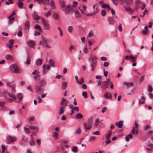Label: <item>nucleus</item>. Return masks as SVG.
Masks as SVG:
<instances>
[{"instance_id":"obj_1","label":"nucleus","mask_w":153,"mask_h":153,"mask_svg":"<svg viewBox=\"0 0 153 153\" xmlns=\"http://www.w3.org/2000/svg\"><path fill=\"white\" fill-rule=\"evenodd\" d=\"M93 119L92 118L88 119L86 122L84 123L85 129L86 130L91 129L92 126Z\"/></svg>"},{"instance_id":"obj_2","label":"nucleus","mask_w":153,"mask_h":153,"mask_svg":"<svg viewBox=\"0 0 153 153\" xmlns=\"http://www.w3.org/2000/svg\"><path fill=\"white\" fill-rule=\"evenodd\" d=\"M47 40L45 38H42V39L40 41L39 43V46H42L43 47H46L48 48H50L51 46L47 43Z\"/></svg>"},{"instance_id":"obj_3","label":"nucleus","mask_w":153,"mask_h":153,"mask_svg":"<svg viewBox=\"0 0 153 153\" xmlns=\"http://www.w3.org/2000/svg\"><path fill=\"white\" fill-rule=\"evenodd\" d=\"M65 12L66 14L71 15L73 13V11L71 6L70 5H68L66 6V7L62 10Z\"/></svg>"},{"instance_id":"obj_4","label":"nucleus","mask_w":153,"mask_h":153,"mask_svg":"<svg viewBox=\"0 0 153 153\" xmlns=\"http://www.w3.org/2000/svg\"><path fill=\"white\" fill-rule=\"evenodd\" d=\"M16 139V137L9 135L6 139L7 143L8 144H10L13 143Z\"/></svg>"},{"instance_id":"obj_5","label":"nucleus","mask_w":153,"mask_h":153,"mask_svg":"<svg viewBox=\"0 0 153 153\" xmlns=\"http://www.w3.org/2000/svg\"><path fill=\"white\" fill-rule=\"evenodd\" d=\"M35 89L36 92L38 94L43 93L44 91L43 87L41 85L36 86Z\"/></svg>"},{"instance_id":"obj_6","label":"nucleus","mask_w":153,"mask_h":153,"mask_svg":"<svg viewBox=\"0 0 153 153\" xmlns=\"http://www.w3.org/2000/svg\"><path fill=\"white\" fill-rule=\"evenodd\" d=\"M41 22L44 27L46 29L49 30L50 29L49 25L48 22L43 18H41Z\"/></svg>"},{"instance_id":"obj_7","label":"nucleus","mask_w":153,"mask_h":153,"mask_svg":"<svg viewBox=\"0 0 153 153\" xmlns=\"http://www.w3.org/2000/svg\"><path fill=\"white\" fill-rule=\"evenodd\" d=\"M120 4H124L125 3L129 4H131L133 1V0H118Z\"/></svg>"},{"instance_id":"obj_8","label":"nucleus","mask_w":153,"mask_h":153,"mask_svg":"<svg viewBox=\"0 0 153 153\" xmlns=\"http://www.w3.org/2000/svg\"><path fill=\"white\" fill-rule=\"evenodd\" d=\"M108 79L107 80L103 81L100 83V86L101 87L104 89L107 88L109 87L108 83Z\"/></svg>"},{"instance_id":"obj_9","label":"nucleus","mask_w":153,"mask_h":153,"mask_svg":"<svg viewBox=\"0 0 153 153\" xmlns=\"http://www.w3.org/2000/svg\"><path fill=\"white\" fill-rule=\"evenodd\" d=\"M60 9L62 11L66 7L65 2L64 0H59Z\"/></svg>"},{"instance_id":"obj_10","label":"nucleus","mask_w":153,"mask_h":153,"mask_svg":"<svg viewBox=\"0 0 153 153\" xmlns=\"http://www.w3.org/2000/svg\"><path fill=\"white\" fill-rule=\"evenodd\" d=\"M38 127L37 126H34L33 125H32L29 126L30 129L32 130L33 132L35 133L38 132Z\"/></svg>"},{"instance_id":"obj_11","label":"nucleus","mask_w":153,"mask_h":153,"mask_svg":"<svg viewBox=\"0 0 153 153\" xmlns=\"http://www.w3.org/2000/svg\"><path fill=\"white\" fill-rule=\"evenodd\" d=\"M32 17L33 19L37 20L42 18L40 16H38L37 13L36 12H33V13Z\"/></svg>"},{"instance_id":"obj_12","label":"nucleus","mask_w":153,"mask_h":153,"mask_svg":"<svg viewBox=\"0 0 153 153\" xmlns=\"http://www.w3.org/2000/svg\"><path fill=\"white\" fill-rule=\"evenodd\" d=\"M105 98L108 99H111L112 96L109 92L107 91L104 94Z\"/></svg>"},{"instance_id":"obj_13","label":"nucleus","mask_w":153,"mask_h":153,"mask_svg":"<svg viewBox=\"0 0 153 153\" xmlns=\"http://www.w3.org/2000/svg\"><path fill=\"white\" fill-rule=\"evenodd\" d=\"M27 44L31 48H35V43L34 41L33 40L29 41L27 42Z\"/></svg>"},{"instance_id":"obj_14","label":"nucleus","mask_w":153,"mask_h":153,"mask_svg":"<svg viewBox=\"0 0 153 153\" xmlns=\"http://www.w3.org/2000/svg\"><path fill=\"white\" fill-rule=\"evenodd\" d=\"M26 139L24 138L23 136H22V138L19 141V144L22 146H24L25 145Z\"/></svg>"},{"instance_id":"obj_15","label":"nucleus","mask_w":153,"mask_h":153,"mask_svg":"<svg viewBox=\"0 0 153 153\" xmlns=\"http://www.w3.org/2000/svg\"><path fill=\"white\" fill-rule=\"evenodd\" d=\"M108 22L110 25H112L114 23V20L113 17H109L108 19Z\"/></svg>"},{"instance_id":"obj_16","label":"nucleus","mask_w":153,"mask_h":153,"mask_svg":"<svg viewBox=\"0 0 153 153\" xmlns=\"http://www.w3.org/2000/svg\"><path fill=\"white\" fill-rule=\"evenodd\" d=\"M82 7L83 10L79 8V9L81 11L82 14H84L85 13L87 7L86 5H83Z\"/></svg>"},{"instance_id":"obj_17","label":"nucleus","mask_w":153,"mask_h":153,"mask_svg":"<svg viewBox=\"0 0 153 153\" xmlns=\"http://www.w3.org/2000/svg\"><path fill=\"white\" fill-rule=\"evenodd\" d=\"M115 125L118 128H121L123 127V124L122 123V121L120 120L119 121L118 123H116Z\"/></svg>"},{"instance_id":"obj_18","label":"nucleus","mask_w":153,"mask_h":153,"mask_svg":"<svg viewBox=\"0 0 153 153\" xmlns=\"http://www.w3.org/2000/svg\"><path fill=\"white\" fill-rule=\"evenodd\" d=\"M43 62L42 59H37L36 62V65L38 67L39 66L42 64Z\"/></svg>"},{"instance_id":"obj_19","label":"nucleus","mask_w":153,"mask_h":153,"mask_svg":"<svg viewBox=\"0 0 153 153\" xmlns=\"http://www.w3.org/2000/svg\"><path fill=\"white\" fill-rule=\"evenodd\" d=\"M48 63L49 64V65L50 66L53 67H54L55 61L53 59H50Z\"/></svg>"},{"instance_id":"obj_20","label":"nucleus","mask_w":153,"mask_h":153,"mask_svg":"<svg viewBox=\"0 0 153 153\" xmlns=\"http://www.w3.org/2000/svg\"><path fill=\"white\" fill-rule=\"evenodd\" d=\"M25 28L26 29H28L30 27V22L28 21H27L25 24Z\"/></svg>"},{"instance_id":"obj_21","label":"nucleus","mask_w":153,"mask_h":153,"mask_svg":"<svg viewBox=\"0 0 153 153\" xmlns=\"http://www.w3.org/2000/svg\"><path fill=\"white\" fill-rule=\"evenodd\" d=\"M74 13L76 17L79 18L81 17L80 14L77 10H74Z\"/></svg>"},{"instance_id":"obj_22","label":"nucleus","mask_w":153,"mask_h":153,"mask_svg":"<svg viewBox=\"0 0 153 153\" xmlns=\"http://www.w3.org/2000/svg\"><path fill=\"white\" fill-rule=\"evenodd\" d=\"M23 97V94L22 93H19L18 94V98L20 101L22 100Z\"/></svg>"},{"instance_id":"obj_23","label":"nucleus","mask_w":153,"mask_h":153,"mask_svg":"<svg viewBox=\"0 0 153 153\" xmlns=\"http://www.w3.org/2000/svg\"><path fill=\"white\" fill-rule=\"evenodd\" d=\"M64 107L62 105H61L60 110L59 112V115L62 114L64 112Z\"/></svg>"},{"instance_id":"obj_24","label":"nucleus","mask_w":153,"mask_h":153,"mask_svg":"<svg viewBox=\"0 0 153 153\" xmlns=\"http://www.w3.org/2000/svg\"><path fill=\"white\" fill-rule=\"evenodd\" d=\"M30 144L31 146H33L35 145L34 141L33 140L32 135H30Z\"/></svg>"},{"instance_id":"obj_25","label":"nucleus","mask_w":153,"mask_h":153,"mask_svg":"<svg viewBox=\"0 0 153 153\" xmlns=\"http://www.w3.org/2000/svg\"><path fill=\"white\" fill-rule=\"evenodd\" d=\"M88 43L90 46L93 45L95 43V40L93 39H91L88 41Z\"/></svg>"},{"instance_id":"obj_26","label":"nucleus","mask_w":153,"mask_h":153,"mask_svg":"<svg viewBox=\"0 0 153 153\" xmlns=\"http://www.w3.org/2000/svg\"><path fill=\"white\" fill-rule=\"evenodd\" d=\"M84 82L83 79L82 77H81L78 79V82H77V83L80 85H82Z\"/></svg>"},{"instance_id":"obj_27","label":"nucleus","mask_w":153,"mask_h":153,"mask_svg":"<svg viewBox=\"0 0 153 153\" xmlns=\"http://www.w3.org/2000/svg\"><path fill=\"white\" fill-rule=\"evenodd\" d=\"M149 150H152L153 149V144H151L148 145L146 148Z\"/></svg>"},{"instance_id":"obj_28","label":"nucleus","mask_w":153,"mask_h":153,"mask_svg":"<svg viewBox=\"0 0 153 153\" xmlns=\"http://www.w3.org/2000/svg\"><path fill=\"white\" fill-rule=\"evenodd\" d=\"M53 18L55 20H57L59 19V16L57 13H55L53 14Z\"/></svg>"},{"instance_id":"obj_29","label":"nucleus","mask_w":153,"mask_h":153,"mask_svg":"<svg viewBox=\"0 0 153 153\" xmlns=\"http://www.w3.org/2000/svg\"><path fill=\"white\" fill-rule=\"evenodd\" d=\"M20 71L19 69L17 66H16L13 71V72L17 74L19 73L20 72Z\"/></svg>"},{"instance_id":"obj_30","label":"nucleus","mask_w":153,"mask_h":153,"mask_svg":"<svg viewBox=\"0 0 153 153\" xmlns=\"http://www.w3.org/2000/svg\"><path fill=\"white\" fill-rule=\"evenodd\" d=\"M126 11H128L131 14L133 13L134 12V10L130 7H128V9H126Z\"/></svg>"},{"instance_id":"obj_31","label":"nucleus","mask_w":153,"mask_h":153,"mask_svg":"<svg viewBox=\"0 0 153 153\" xmlns=\"http://www.w3.org/2000/svg\"><path fill=\"white\" fill-rule=\"evenodd\" d=\"M30 58L29 54H27V57L26 63L27 64L29 65L30 64Z\"/></svg>"},{"instance_id":"obj_32","label":"nucleus","mask_w":153,"mask_h":153,"mask_svg":"<svg viewBox=\"0 0 153 153\" xmlns=\"http://www.w3.org/2000/svg\"><path fill=\"white\" fill-rule=\"evenodd\" d=\"M18 6L20 8H23V3L21 1H20L19 2L17 3Z\"/></svg>"},{"instance_id":"obj_33","label":"nucleus","mask_w":153,"mask_h":153,"mask_svg":"<svg viewBox=\"0 0 153 153\" xmlns=\"http://www.w3.org/2000/svg\"><path fill=\"white\" fill-rule=\"evenodd\" d=\"M111 130H110V132L108 134L105 136V138L109 139L111 137Z\"/></svg>"},{"instance_id":"obj_34","label":"nucleus","mask_w":153,"mask_h":153,"mask_svg":"<svg viewBox=\"0 0 153 153\" xmlns=\"http://www.w3.org/2000/svg\"><path fill=\"white\" fill-rule=\"evenodd\" d=\"M136 58L132 56H130V58L129 59V61L133 63L136 61Z\"/></svg>"},{"instance_id":"obj_35","label":"nucleus","mask_w":153,"mask_h":153,"mask_svg":"<svg viewBox=\"0 0 153 153\" xmlns=\"http://www.w3.org/2000/svg\"><path fill=\"white\" fill-rule=\"evenodd\" d=\"M124 84L127 87H130L133 85V83L132 82H125Z\"/></svg>"},{"instance_id":"obj_36","label":"nucleus","mask_w":153,"mask_h":153,"mask_svg":"<svg viewBox=\"0 0 153 153\" xmlns=\"http://www.w3.org/2000/svg\"><path fill=\"white\" fill-rule=\"evenodd\" d=\"M34 28L35 29L39 30V31H41L42 30V29L41 28L40 26L38 24H36L34 26Z\"/></svg>"},{"instance_id":"obj_37","label":"nucleus","mask_w":153,"mask_h":153,"mask_svg":"<svg viewBox=\"0 0 153 153\" xmlns=\"http://www.w3.org/2000/svg\"><path fill=\"white\" fill-rule=\"evenodd\" d=\"M46 82L45 80H42L40 81L41 85L43 86L46 84Z\"/></svg>"},{"instance_id":"obj_38","label":"nucleus","mask_w":153,"mask_h":153,"mask_svg":"<svg viewBox=\"0 0 153 153\" xmlns=\"http://www.w3.org/2000/svg\"><path fill=\"white\" fill-rule=\"evenodd\" d=\"M76 118L81 119L83 117L82 115L80 113H78L76 115Z\"/></svg>"},{"instance_id":"obj_39","label":"nucleus","mask_w":153,"mask_h":153,"mask_svg":"<svg viewBox=\"0 0 153 153\" xmlns=\"http://www.w3.org/2000/svg\"><path fill=\"white\" fill-rule=\"evenodd\" d=\"M67 83L66 82H64L62 85V87L63 89H65L67 88Z\"/></svg>"},{"instance_id":"obj_40","label":"nucleus","mask_w":153,"mask_h":153,"mask_svg":"<svg viewBox=\"0 0 153 153\" xmlns=\"http://www.w3.org/2000/svg\"><path fill=\"white\" fill-rule=\"evenodd\" d=\"M81 130L80 128H77L75 132V134H80Z\"/></svg>"},{"instance_id":"obj_41","label":"nucleus","mask_w":153,"mask_h":153,"mask_svg":"<svg viewBox=\"0 0 153 153\" xmlns=\"http://www.w3.org/2000/svg\"><path fill=\"white\" fill-rule=\"evenodd\" d=\"M58 136V134L56 132H55L53 133V137L54 138L55 140L57 139V137Z\"/></svg>"},{"instance_id":"obj_42","label":"nucleus","mask_w":153,"mask_h":153,"mask_svg":"<svg viewBox=\"0 0 153 153\" xmlns=\"http://www.w3.org/2000/svg\"><path fill=\"white\" fill-rule=\"evenodd\" d=\"M34 120V117H31L28 119L27 120L30 123L32 121H33Z\"/></svg>"},{"instance_id":"obj_43","label":"nucleus","mask_w":153,"mask_h":153,"mask_svg":"<svg viewBox=\"0 0 153 153\" xmlns=\"http://www.w3.org/2000/svg\"><path fill=\"white\" fill-rule=\"evenodd\" d=\"M51 2V6L52 7V8H53V9H55V5L54 1L53 0H52Z\"/></svg>"},{"instance_id":"obj_44","label":"nucleus","mask_w":153,"mask_h":153,"mask_svg":"<svg viewBox=\"0 0 153 153\" xmlns=\"http://www.w3.org/2000/svg\"><path fill=\"white\" fill-rule=\"evenodd\" d=\"M91 65H92L95 66L97 64V62L96 61H94L93 60V59H91Z\"/></svg>"},{"instance_id":"obj_45","label":"nucleus","mask_w":153,"mask_h":153,"mask_svg":"<svg viewBox=\"0 0 153 153\" xmlns=\"http://www.w3.org/2000/svg\"><path fill=\"white\" fill-rule=\"evenodd\" d=\"M14 20L15 18L13 17L12 18H11V19H9L8 22L9 23L10 25L12 24L13 23V22L14 21Z\"/></svg>"},{"instance_id":"obj_46","label":"nucleus","mask_w":153,"mask_h":153,"mask_svg":"<svg viewBox=\"0 0 153 153\" xmlns=\"http://www.w3.org/2000/svg\"><path fill=\"white\" fill-rule=\"evenodd\" d=\"M152 91L153 90L151 86L150 85H149L148 87V91L150 93H151L152 92Z\"/></svg>"},{"instance_id":"obj_47","label":"nucleus","mask_w":153,"mask_h":153,"mask_svg":"<svg viewBox=\"0 0 153 153\" xmlns=\"http://www.w3.org/2000/svg\"><path fill=\"white\" fill-rule=\"evenodd\" d=\"M16 67V66L15 64H12L10 66V69L13 71Z\"/></svg>"},{"instance_id":"obj_48","label":"nucleus","mask_w":153,"mask_h":153,"mask_svg":"<svg viewBox=\"0 0 153 153\" xmlns=\"http://www.w3.org/2000/svg\"><path fill=\"white\" fill-rule=\"evenodd\" d=\"M72 151L76 153L77 151V146H74L73 147Z\"/></svg>"},{"instance_id":"obj_49","label":"nucleus","mask_w":153,"mask_h":153,"mask_svg":"<svg viewBox=\"0 0 153 153\" xmlns=\"http://www.w3.org/2000/svg\"><path fill=\"white\" fill-rule=\"evenodd\" d=\"M87 93L86 92L83 91L82 92V95L85 98H86L87 97Z\"/></svg>"},{"instance_id":"obj_50","label":"nucleus","mask_w":153,"mask_h":153,"mask_svg":"<svg viewBox=\"0 0 153 153\" xmlns=\"http://www.w3.org/2000/svg\"><path fill=\"white\" fill-rule=\"evenodd\" d=\"M92 134L95 135H100V133L98 131H93L92 132Z\"/></svg>"},{"instance_id":"obj_51","label":"nucleus","mask_w":153,"mask_h":153,"mask_svg":"<svg viewBox=\"0 0 153 153\" xmlns=\"http://www.w3.org/2000/svg\"><path fill=\"white\" fill-rule=\"evenodd\" d=\"M99 122L98 121V120H95V123H94V126L95 127H97L98 125L99 124Z\"/></svg>"},{"instance_id":"obj_52","label":"nucleus","mask_w":153,"mask_h":153,"mask_svg":"<svg viewBox=\"0 0 153 153\" xmlns=\"http://www.w3.org/2000/svg\"><path fill=\"white\" fill-rule=\"evenodd\" d=\"M150 127V125H145L144 127V130H147L149 129Z\"/></svg>"},{"instance_id":"obj_53","label":"nucleus","mask_w":153,"mask_h":153,"mask_svg":"<svg viewBox=\"0 0 153 153\" xmlns=\"http://www.w3.org/2000/svg\"><path fill=\"white\" fill-rule=\"evenodd\" d=\"M95 138L94 136H90L89 138L88 141H91L92 140H93L95 139Z\"/></svg>"},{"instance_id":"obj_54","label":"nucleus","mask_w":153,"mask_h":153,"mask_svg":"<svg viewBox=\"0 0 153 153\" xmlns=\"http://www.w3.org/2000/svg\"><path fill=\"white\" fill-rule=\"evenodd\" d=\"M5 58L6 59H11V58H12V56L10 55L7 54L5 56Z\"/></svg>"},{"instance_id":"obj_55","label":"nucleus","mask_w":153,"mask_h":153,"mask_svg":"<svg viewBox=\"0 0 153 153\" xmlns=\"http://www.w3.org/2000/svg\"><path fill=\"white\" fill-rule=\"evenodd\" d=\"M68 31L70 33H71L72 32L73 28L71 26H69L68 27Z\"/></svg>"},{"instance_id":"obj_56","label":"nucleus","mask_w":153,"mask_h":153,"mask_svg":"<svg viewBox=\"0 0 153 153\" xmlns=\"http://www.w3.org/2000/svg\"><path fill=\"white\" fill-rule=\"evenodd\" d=\"M106 14L105 11L104 10H102L101 11V15L103 16H104Z\"/></svg>"},{"instance_id":"obj_57","label":"nucleus","mask_w":153,"mask_h":153,"mask_svg":"<svg viewBox=\"0 0 153 153\" xmlns=\"http://www.w3.org/2000/svg\"><path fill=\"white\" fill-rule=\"evenodd\" d=\"M87 48L86 46L85 45L84 46V52L86 54L87 53L88 51H87Z\"/></svg>"},{"instance_id":"obj_58","label":"nucleus","mask_w":153,"mask_h":153,"mask_svg":"<svg viewBox=\"0 0 153 153\" xmlns=\"http://www.w3.org/2000/svg\"><path fill=\"white\" fill-rule=\"evenodd\" d=\"M33 75H34L36 74L37 75H39V72L36 70H35L32 73Z\"/></svg>"},{"instance_id":"obj_59","label":"nucleus","mask_w":153,"mask_h":153,"mask_svg":"<svg viewBox=\"0 0 153 153\" xmlns=\"http://www.w3.org/2000/svg\"><path fill=\"white\" fill-rule=\"evenodd\" d=\"M118 29L120 31L122 32L123 30V28L122 26L121 25V24H119V25L118 27Z\"/></svg>"},{"instance_id":"obj_60","label":"nucleus","mask_w":153,"mask_h":153,"mask_svg":"<svg viewBox=\"0 0 153 153\" xmlns=\"http://www.w3.org/2000/svg\"><path fill=\"white\" fill-rule=\"evenodd\" d=\"M24 131L26 133L28 134L29 133V130L27 128H24Z\"/></svg>"},{"instance_id":"obj_61","label":"nucleus","mask_w":153,"mask_h":153,"mask_svg":"<svg viewBox=\"0 0 153 153\" xmlns=\"http://www.w3.org/2000/svg\"><path fill=\"white\" fill-rule=\"evenodd\" d=\"M111 141L110 139H108L107 140H106V141L105 142V144H106V145H107L109 143H111Z\"/></svg>"},{"instance_id":"obj_62","label":"nucleus","mask_w":153,"mask_h":153,"mask_svg":"<svg viewBox=\"0 0 153 153\" xmlns=\"http://www.w3.org/2000/svg\"><path fill=\"white\" fill-rule=\"evenodd\" d=\"M45 15L46 17H48L49 16L51 15V12L50 11H48L47 13L45 14Z\"/></svg>"},{"instance_id":"obj_63","label":"nucleus","mask_w":153,"mask_h":153,"mask_svg":"<svg viewBox=\"0 0 153 153\" xmlns=\"http://www.w3.org/2000/svg\"><path fill=\"white\" fill-rule=\"evenodd\" d=\"M153 133V131L150 130L148 131L147 134L149 136H150Z\"/></svg>"},{"instance_id":"obj_64","label":"nucleus","mask_w":153,"mask_h":153,"mask_svg":"<svg viewBox=\"0 0 153 153\" xmlns=\"http://www.w3.org/2000/svg\"><path fill=\"white\" fill-rule=\"evenodd\" d=\"M40 34V33L37 31H36L34 34V36H38Z\"/></svg>"}]
</instances>
